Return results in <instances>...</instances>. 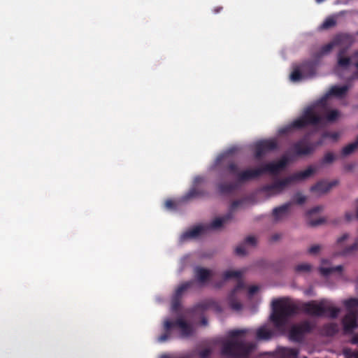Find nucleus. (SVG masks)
<instances>
[{
    "label": "nucleus",
    "mask_w": 358,
    "mask_h": 358,
    "mask_svg": "<svg viewBox=\"0 0 358 358\" xmlns=\"http://www.w3.org/2000/svg\"><path fill=\"white\" fill-rule=\"evenodd\" d=\"M293 148L295 153L299 156L310 155L315 150V145L306 143L305 139L300 140L294 143Z\"/></svg>",
    "instance_id": "2eb2a0df"
},
{
    "label": "nucleus",
    "mask_w": 358,
    "mask_h": 358,
    "mask_svg": "<svg viewBox=\"0 0 358 358\" xmlns=\"http://www.w3.org/2000/svg\"><path fill=\"white\" fill-rule=\"evenodd\" d=\"M339 331L338 324L334 322L324 324L321 328V333L326 336H333Z\"/></svg>",
    "instance_id": "4be33fe9"
},
{
    "label": "nucleus",
    "mask_w": 358,
    "mask_h": 358,
    "mask_svg": "<svg viewBox=\"0 0 358 358\" xmlns=\"http://www.w3.org/2000/svg\"><path fill=\"white\" fill-rule=\"evenodd\" d=\"M303 73L301 71V66L295 68L290 74V80L293 82H298L305 78Z\"/></svg>",
    "instance_id": "c85d7f7f"
},
{
    "label": "nucleus",
    "mask_w": 358,
    "mask_h": 358,
    "mask_svg": "<svg viewBox=\"0 0 358 358\" xmlns=\"http://www.w3.org/2000/svg\"><path fill=\"white\" fill-rule=\"evenodd\" d=\"M334 46H348L352 43V38L347 34H338L331 40Z\"/></svg>",
    "instance_id": "6ab92c4d"
},
{
    "label": "nucleus",
    "mask_w": 358,
    "mask_h": 358,
    "mask_svg": "<svg viewBox=\"0 0 358 358\" xmlns=\"http://www.w3.org/2000/svg\"><path fill=\"white\" fill-rule=\"evenodd\" d=\"M320 250V246L319 245H314L308 249V253L310 255H316Z\"/></svg>",
    "instance_id": "a18cd8bd"
},
{
    "label": "nucleus",
    "mask_w": 358,
    "mask_h": 358,
    "mask_svg": "<svg viewBox=\"0 0 358 358\" xmlns=\"http://www.w3.org/2000/svg\"><path fill=\"white\" fill-rule=\"evenodd\" d=\"M235 253L238 256H244L246 255L245 244L238 245L235 249Z\"/></svg>",
    "instance_id": "79ce46f5"
},
{
    "label": "nucleus",
    "mask_w": 358,
    "mask_h": 358,
    "mask_svg": "<svg viewBox=\"0 0 358 358\" xmlns=\"http://www.w3.org/2000/svg\"><path fill=\"white\" fill-rule=\"evenodd\" d=\"M352 344H358V333L355 334L350 340Z\"/></svg>",
    "instance_id": "5fc2aeb1"
},
{
    "label": "nucleus",
    "mask_w": 358,
    "mask_h": 358,
    "mask_svg": "<svg viewBox=\"0 0 358 358\" xmlns=\"http://www.w3.org/2000/svg\"><path fill=\"white\" fill-rule=\"evenodd\" d=\"M336 25V20L333 17L327 18L322 24V28L327 29Z\"/></svg>",
    "instance_id": "e433bc0d"
},
{
    "label": "nucleus",
    "mask_w": 358,
    "mask_h": 358,
    "mask_svg": "<svg viewBox=\"0 0 358 358\" xmlns=\"http://www.w3.org/2000/svg\"><path fill=\"white\" fill-rule=\"evenodd\" d=\"M301 69L306 78L312 77L315 74L316 64L313 61H305L301 65Z\"/></svg>",
    "instance_id": "aec40b11"
},
{
    "label": "nucleus",
    "mask_w": 358,
    "mask_h": 358,
    "mask_svg": "<svg viewBox=\"0 0 358 358\" xmlns=\"http://www.w3.org/2000/svg\"><path fill=\"white\" fill-rule=\"evenodd\" d=\"M329 136L333 138L334 139H336L338 137V134L336 133H334V134L324 133L323 134L324 138L329 137Z\"/></svg>",
    "instance_id": "603ef678"
},
{
    "label": "nucleus",
    "mask_w": 358,
    "mask_h": 358,
    "mask_svg": "<svg viewBox=\"0 0 358 358\" xmlns=\"http://www.w3.org/2000/svg\"><path fill=\"white\" fill-rule=\"evenodd\" d=\"M348 90V87L346 85H343L341 87L337 86V85H334L329 89V90L327 93L326 96H327V97L336 96V97L341 98L345 95Z\"/></svg>",
    "instance_id": "412c9836"
},
{
    "label": "nucleus",
    "mask_w": 358,
    "mask_h": 358,
    "mask_svg": "<svg viewBox=\"0 0 358 358\" xmlns=\"http://www.w3.org/2000/svg\"><path fill=\"white\" fill-rule=\"evenodd\" d=\"M344 355L347 358H358V351H354L351 349H345Z\"/></svg>",
    "instance_id": "a19ab883"
},
{
    "label": "nucleus",
    "mask_w": 358,
    "mask_h": 358,
    "mask_svg": "<svg viewBox=\"0 0 358 358\" xmlns=\"http://www.w3.org/2000/svg\"><path fill=\"white\" fill-rule=\"evenodd\" d=\"M258 289H259V288L256 285L250 286L248 289L249 295H250V296L254 295L258 291Z\"/></svg>",
    "instance_id": "09e8293b"
},
{
    "label": "nucleus",
    "mask_w": 358,
    "mask_h": 358,
    "mask_svg": "<svg viewBox=\"0 0 358 358\" xmlns=\"http://www.w3.org/2000/svg\"><path fill=\"white\" fill-rule=\"evenodd\" d=\"M322 206H315L313 208H311L310 210H309L307 213V214L308 215H313L314 213H317L318 212H320V210H322Z\"/></svg>",
    "instance_id": "de8ad7c7"
},
{
    "label": "nucleus",
    "mask_w": 358,
    "mask_h": 358,
    "mask_svg": "<svg viewBox=\"0 0 358 358\" xmlns=\"http://www.w3.org/2000/svg\"><path fill=\"white\" fill-rule=\"evenodd\" d=\"M357 34H358V31H357Z\"/></svg>",
    "instance_id": "680f3d73"
},
{
    "label": "nucleus",
    "mask_w": 358,
    "mask_h": 358,
    "mask_svg": "<svg viewBox=\"0 0 358 358\" xmlns=\"http://www.w3.org/2000/svg\"><path fill=\"white\" fill-rule=\"evenodd\" d=\"M335 159V156L332 152H327L322 159V164H330L332 163Z\"/></svg>",
    "instance_id": "4c0bfd02"
},
{
    "label": "nucleus",
    "mask_w": 358,
    "mask_h": 358,
    "mask_svg": "<svg viewBox=\"0 0 358 358\" xmlns=\"http://www.w3.org/2000/svg\"><path fill=\"white\" fill-rule=\"evenodd\" d=\"M244 244L250 245L252 246H255L257 244V239L255 236H249L245 238L244 241Z\"/></svg>",
    "instance_id": "c03bdc74"
},
{
    "label": "nucleus",
    "mask_w": 358,
    "mask_h": 358,
    "mask_svg": "<svg viewBox=\"0 0 358 358\" xmlns=\"http://www.w3.org/2000/svg\"><path fill=\"white\" fill-rule=\"evenodd\" d=\"M212 273L211 271L202 268L200 266H196L194 268V276L197 281L200 283L206 282L211 277Z\"/></svg>",
    "instance_id": "a211bd4d"
},
{
    "label": "nucleus",
    "mask_w": 358,
    "mask_h": 358,
    "mask_svg": "<svg viewBox=\"0 0 358 358\" xmlns=\"http://www.w3.org/2000/svg\"><path fill=\"white\" fill-rule=\"evenodd\" d=\"M319 271L323 276H328L334 272H341L343 271V266L341 265L329 268L321 266L320 267Z\"/></svg>",
    "instance_id": "bb28decb"
},
{
    "label": "nucleus",
    "mask_w": 358,
    "mask_h": 358,
    "mask_svg": "<svg viewBox=\"0 0 358 358\" xmlns=\"http://www.w3.org/2000/svg\"><path fill=\"white\" fill-rule=\"evenodd\" d=\"M299 353L297 349L282 348L278 352V358H298Z\"/></svg>",
    "instance_id": "b1692460"
},
{
    "label": "nucleus",
    "mask_w": 358,
    "mask_h": 358,
    "mask_svg": "<svg viewBox=\"0 0 358 358\" xmlns=\"http://www.w3.org/2000/svg\"><path fill=\"white\" fill-rule=\"evenodd\" d=\"M358 148V136L356 138L355 142L349 143L345 146L342 150V155L343 156H348L353 153Z\"/></svg>",
    "instance_id": "a878e982"
},
{
    "label": "nucleus",
    "mask_w": 358,
    "mask_h": 358,
    "mask_svg": "<svg viewBox=\"0 0 358 358\" xmlns=\"http://www.w3.org/2000/svg\"><path fill=\"white\" fill-rule=\"evenodd\" d=\"M349 237V235L348 234H344L343 235H342L340 238H338L337 240V243L338 244H341V243H343V241H345L346 239H348Z\"/></svg>",
    "instance_id": "3c124183"
},
{
    "label": "nucleus",
    "mask_w": 358,
    "mask_h": 358,
    "mask_svg": "<svg viewBox=\"0 0 358 358\" xmlns=\"http://www.w3.org/2000/svg\"><path fill=\"white\" fill-rule=\"evenodd\" d=\"M345 217H346V219H347L348 220H351V218H352V215H351V214H350V213H346V214H345Z\"/></svg>",
    "instance_id": "bf43d9fd"
},
{
    "label": "nucleus",
    "mask_w": 358,
    "mask_h": 358,
    "mask_svg": "<svg viewBox=\"0 0 358 358\" xmlns=\"http://www.w3.org/2000/svg\"><path fill=\"white\" fill-rule=\"evenodd\" d=\"M165 207L167 209H174L176 208L175 202L171 199H168L165 201Z\"/></svg>",
    "instance_id": "49530a36"
},
{
    "label": "nucleus",
    "mask_w": 358,
    "mask_h": 358,
    "mask_svg": "<svg viewBox=\"0 0 358 358\" xmlns=\"http://www.w3.org/2000/svg\"><path fill=\"white\" fill-rule=\"evenodd\" d=\"M335 46H334L332 41H331L329 43L322 46V48H320V52H319L320 56H322V55L328 54L329 52H331V50Z\"/></svg>",
    "instance_id": "72a5a7b5"
},
{
    "label": "nucleus",
    "mask_w": 358,
    "mask_h": 358,
    "mask_svg": "<svg viewBox=\"0 0 358 358\" xmlns=\"http://www.w3.org/2000/svg\"><path fill=\"white\" fill-rule=\"evenodd\" d=\"M254 148L255 158L260 159L267 152L277 149L278 142L275 139L261 140L255 143Z\"/></svg>",
    "instance_id": "9b49d317"
},
{
    "label": "nucleus",
    "mask_w": 358,
    "mask_h": 358,
    "mask_svg": "<svg viewBox=\"0 0 358 358\" xmlns=\"http://www.w3.org/2000/svg\"><path fill=\"white\" fill-rule=\"evenodd\" d=\"M324 0H316L317 3H322V1H324Z\"/></svg>",
    "instance_id": "052dcab7"
},
{
    "label": "nucleus",
    "mask_w": 358,
    "mask_h": 358,
    "mask_svg": "<svg viewBox=\"0 0 358 358\" xmlns=\"http://www.w3.org/2000/svg\"><path fill=\"white\" fill-rule=\"evenodd\" d=\"M355 251H358V240L355 243H354L352 245L345 248L343 252V255H346L352 253Z\"/></svg>",
    "instance_id": "c9c22d12"
},
{
    "label": "nucleus",
    "mask_w": 358,
    "mask_h": 358,
    "mask_svg": "<svg viewBox=\"0 0 358 358\" xmlns=\"http://www.w3.org/2000/svg\"><path fill=\"white\" fill-rule=\"evenodd\" d=\"M212 352H213L212 349L208 348H204V349H202L200 350L194 351V352H192L191 354H192L194 356V353H196L199 357V358H208L211 355Z\"/></svg>",
    "instance_id": "7c9ffc66"
},
{
    "label": "nucleus",
    "mask_w": 358,
    "mask_h": 358,
    "mask_svg": "<svg viewBox=\"0 0 358 358\" xmlns=\"http://www.w3.org/2000/svg\"><path fill=\"white\" fill-rule=\"evenodd\" d=\"M234 149L220 155L214 163V169L220 174H230L236 176L235 182H219L216 184L217 189L220 194H229L236 190L241 183L253 180L264 173H269L277 175L288 163V158L282 156L277 162H270L261 168L238 171V164L231 158Z\"/></svg>",
    "instance_id": "f257e3e1"
},
{
    "label": "nucleus",
    "mask_w": 358,
    "mask_h": 358,
    "mask_svg": "<svg viewBox=\"0 0 358 358\" xmlns=\"http://www.w3.org/2000/svg\"><path fill=\"white\" fill-rule=\"evenodd\" d=\"M201 324L202 326H207V324H208V320H207V318L206 317L203 316V317H201Z\"/></svg>",
    "instance_id": "6e6d98bb"
},
{
    "label": "nucleus",
    "mask_w": 358,
    "mask_h": 358,
    "mask_svg": "<svg viewBox=\"0 0 358 358\" xmlns=\"http://www.w3.org/2000/svg\"><path fill=\"white\" fill-rule=\"evenodd\" d=\"M347 51L346 48H341L337 54V66L338 68L346 69L352 63L354 62V65L357 69L356 74L358 76V51L355 52L352 57L345 56Z\"/></svg>",
    "instance_id": "9d476101"
},
{
    "label": "nucleus",
    "mask_w": 358,
    "mask_h": 358,
    "mask_svg": "<svg viewBox=\"0 0 358 358\" xmlns=\"http://www.w3.org/2000/svg\"><path fill=\"white\" fill-rule=\"evenodd\" d=\"M180 297H176L175 296H173V299L172 300V305H171L173 311L176 312L179 310L180 306Z\"/></svg>",
    "instance_id": "ea45409f"
},
{
    "label": "nucleus",
    "mask_w": 358,
    "mask_h": 358,
    "mask_svg": "<svg viewBox=\"0 0 358 358\" xmlns=\"http://www.w3.org/2000/svg\"><path fill=\"white\" fill-rule=\"evenodd\" d=\"M338 184V181L337 180H333L330 182H328L326 180H320L310 187V191L319 194H325Z\"/></svg>",
    "instance_id": "4468645a"
},
{
    "label": "nucleus",
    "mask_w": 358,
    "mask_h": 358,
    "mask_svg": "<svg viewBox=\"0 0 358 358\" xmlns=\"http://www.w3.org/2000/svg\"><path fill=\"white\" fill-rule=\"evenodd\" d=\"M315 171L316 169L310 166L304 171L296 172L283 179L275 180L273 183L263 186L262 190L270 196L279 194L292 183L304 180Z\"/></svg>",
    "instance_id": "7ed1b4c3"
},
{
    "label": "nucleus",
    "mask_w": 358,
    "mask_h": 358,
    "mask_svg": "<svg viewBox=\"0 0 358 358\" xmlns=\"http://www.w3.org/2000/svg\"><path fill=\"white\" fill-rule=\"evenodd\" d=\"M313 328V325L308 321L302 322L291 328L289 338L294 341H301L305 334L310 332Z\"/></svg>",
    "instance_id": "f8f14e48"
},
{
    "label": "nucleus",
    "mask_w": 358,
    "mask_h": 358,
    "mask_svg": "<svg viewBox=\"0 0 358 358\" xmlns=\"http://www.w3.org/2000/svg\"><path fill=\"white\" fill-rule=\"evenodd\" d=\"M243 202V200H235L234 201L229 208V212L225 215L217 217L211 222L210 224H206V230L209 229H217L222 227L224 224L228 223L233 219V211L235 210Z\"/></svg>",
    "instance_id": "1a4fd4ad"
},
{
    "label": "nucleus",
    "mask_w": 358,
    "mask_h": 358,
    "mask_svg": "<svg viewBox=\"0 0 358 358\" xmlns=\"http://www.w3.org/2000/svg\"><path fill=\"white\" fill-rule=\"evenodd\" d=\"M344 334H352L358 327L357 316L354 310L348 311L342 320Z\"/></svg>",
    "instance_id": "ddd939ff"
},
{
    "label": "nucleus",
    "mask_w": 358,
    "mask_h": 358,
    "mask_svg": "<svg viewBox=\"0 0 358 358\" xmlns=\"http://www.w3.org/2000/svg\"><path fill=\"white\" fill-rule=\"evenodd\" d=\"M178 328L180 331V336L187 338L191 336L194 333L193 326L185 320L182 317H178L172 321L166 319L163 323L164 333L157 338L159 343H164L172 338L173 329Z\"/></svg>",
    "instance_id": "39448f33"
},
{
    "label": "nucleus",
    "mask_w": 358,
    "mask_h": 358,
    "mask_svg": "<svg viewBox=\"0 0 358 358\" xmlns=\"http://www.w3.org/2000/svg\"><path fill=\"white\" fill-rule=\"evenodd\" d=\"M273 335V331L265 326L259 327L256 332V338L259 341H268Z\"/></svg>",
    "instance_id": "393cba45"
},
{
    "label": "nucleus",
    "mask_w": 358,
    "mask_h": 358,
    "mask_svg": "<svg viewBox=\"0 0 358 358\" xmlns=\"http://www.w3.org/2000/svg\"><path fill=\"white\" fill-rule=\"evenodd\" d=\"M213 308L217 312H222V308L215 301L213 300H206L200 303H198L191 311L192 313L196 312L197 310H206L208 309Z\"/></svg>",
    "instance_id": "f3484780"
},
{
    "label": "nucleus",
    "mask_w": 358,
    "mask_h": 358,
    "mask_svg": "<svg viewBox=\"0 0 358 358\" xmlns=\"http://www.w3.org/2000/svg\"><path fill=\"white\" fill-rule=\"evenodd\" d=\"M344 304L349 311L352 310L353 308L358 307V299L352 298L345 300Z\"/></svg>",
    "instance_id": "473e14b6"
},
{
    "label": "nucleus",
    "mask_w": 358,
    "mask_h": 358,
    "mask_svg": "<svg viewBox=\"0 0 358 358\" xmlns=\"http://www.w3.org/2000/svg\"><path fill=\"white\" fill-rule=\"evenodd\" d=\"M291 206V203H285L279 207L275 208L273 210V215L276 221L281 220L285 217Z\"/></svg>",
    "instance_id": "5701e85b"
},
{
    "label": "nucleus",
    "mask_w": 358,
    "mask_h": 358,
    "mask_svg": "<svg viewBox=\"0 0 358 358\" xmlns=\"http://www.w3.org/2000/svg\"><path fill=\"white\" fill-rule=\"evenodd\" d=\"M194 282L193 281H187L181 284L178 287L175 292L174 296L176 297H180L182 296V294L187 291L189 288H190Z\"/></svg>",
    "instance_id": "cd10ccee"
},
{
    "label": "nucleus",
    "mask_w": 358,
    "mask_h": 358,
    "mask_svg": "<svg viewBox=\"0 0 358 358\" xmlns=\"http://www.w3.org/2000/svg\"><path fill=\"white\" fill-rule=\"evenodd\" d=\"M339 116V112L337 110H332L327 113L326 119L329 122H334L338 119Z\"/></svg>",
    "instance_id": "f704fd0d"
},
{
    "label": "nucleus",
    "mask_w": 358,
    "mask_h": 358,
    "mask_svg": "<svg viewBox=\"0 0 358 358\" xmlns=\"http://www.w3.org/2000/svg\"><path fill=\"white\" fill-rule=\"evenodd\" d=\"M325 222L324 218L320 217L316 220H310L308 224L310 227H316Z\"/></svg>",
    "instance_id": "37998d69"
},
{
    "label": "nucleus",
    "mask_w": 358,
    "mask_h": 358,
    "mask_svg": "<svg viewBox=\"0 0 358 358\" xmlns=\"http://www.w3.org/2000/svg\"><path fill=\"white\" fill-rule=\"evenodd\" d=\"M294 200L296 203L301 205L306 201V197L302 195L300 192H297L294 196Z\"/></svg>",
    "instance_id": "58836bf2"
},
{
    "label": "nucleus",
    "mask_w": 358,
    "mask_h": 358,
    "mask_svg": "<svg viewBox=\"0 0 358 358\" xmlns=\"http://www.w3.org/2000/svg\"><path fill=\"white\" fill-rule=\"evenodd\" d=\"M281 238V235L279 234H275L271 236V241H278L280 238Z\"/></svg>",
    "instance_id": "864d4df0"
},
{
    "label": "nucleus",
    "mask_w": 358,
    "mask_h": 358,
    "mask_svg": "<svg viewBox=\"0 0 358 358\" xmlns=\"http://www.w3.org/2000/svg\"><path fill=\"white\" fill-rule=\"evenodd\" d=\"M355 164L353 163L347 164L345 165L344 169L347 171H351L354 169Z\"/></svg>",
    "instance_id": "8fccbe9b"
},
{
    "label": "nucleus",
    "mask_w": 358,
    "mask_h": 358,
    "mask_svg": "<svg viewBox=\"0 0 358 358\" xmlns=\"http://www.w3.org/2000/svg\"><path fill=\"white\" fill-rule=\"evenodd\" d=\"M301 308L306 314L316 317H322L328 313L329 317L334 319L340 313V308L333 307L330 302L325 299L320 300L319 302L310 301L304 303Z\"/></svg>",
    "instance_id": "0eeeda50"
},
{
    "label": "nucleus",
    "mask_w": 358,
    "mask_h": 358,
    "mask_svg": "<svg viewBox=\"0 0 358 358\" xmlns=\"http://www.w3.org/2000/svg\"><path fill=\"white\" fill-rule=\"evenodd\" d=\"M322 122V117L315 113L310 107L304 110L303 114L299 118L294 120L289 124L278 129L279 135H286L294 129H301L308 125H317Z\"/></svg>",
    "instance_id": "423d86ee"
},
{
    "label": "nucleus",
    "mask_w": 358,
    "mask_h": 358,
    "mask_svg": "<svg viewBox=\"0 0 358 358\" xmlns=\"http://www.w3.org/2000/svg\"><path fill=\"white\" fill-rule=\"evenodd\" d=\"M204 195V192L199 190L198 189L194 187L191 189L187 194L185 196V199H190L194 197L201 196Z\"/></svg>",
    "instance_id": "2f4dec72"
},
{
    "label": "nucleus",
    "mask_w": 358,
    "mask_h": 358,
    "mask_svg": "<svg viewBox=\"0 0 358 358\" xmlns=\"http://www.w3.org/2000/svg\"><path fill=\"white\" fill-rule=\"evenodd\" d=\"M223 9L222 6H217V7H215L214 9H213V13H220L222 10Z\"/></svg>",
    "instance_id": "4d7b16f0"
},
{
    "label": "nucleus",
    "mask_w": 358,
    "mask_h": 358,
    "mask_svg": "<svg viewBox=\"0 0 358 358\" xmlns=\"http://www.w3.org/2000/svg\"><path fill=\"white\" fill-rule=\"evenodd\" d=\"M206 231L205 225H197L184 232L181 235L180 239L182 241H185L187 239L195 238Z\"/></svg>",
    "instance_id": "dca6fc26"
},
{
    "label": "nucleus",
    "mask_w": 358,
    "mask_h": 358,
    "mask_svg": "<svg viewBox=\"0 0 358 358\" xmlns=\"http://www.w3.org/2000/svg\"><path fill=\"white\" fill-rule=\"evenodd\" d=\"M245 329H235L229 332V338L222 343L220 353L229 358H248L256 345L252 342H246L238 337L246 333Z\"/></svg>",
    "instance_id": "f03ea898"
},
{
    "label": "nucleus",
    "mask_w": 358,
    "mask_h": 358,
    "mask_svg": "<svg viewBox=\"0 0 358 358\" xmlns=\"http://www.w3.org/2000/svg\"><path fill=\"white\" fill-rule=\"evenodd\" d=\"M312 269V265L308 263H303L298 264L295 266V271L296 273H308Z\"/></svg>",
    "instance_id": "c756f323"
},
{
    "label": "nucleus",
    "mask_w": 358,
    "mask_h": 358,
    "mask_svg": "<svg viewBox=\"0 0 358 358\" xmlns=\"http://www.w3.org/2000/svg\"><path fill=\"white\" fill-rule=\"evenodd\" d=\"M271 320L277 328L284 327L289 317L297 313V307L292 303L282 299L273 301Z\"/></svg>",
    "instance_id": "20e7f679"
},
{
    "label": "nucleus",
    "mask_w": 358,
    "mask_h": 358,
    "mask_svg": "<svg viewBox=\"0 0 358 358\" xmlns=\"http://www.w3.org/2000/svg\"><path fill=\"white\" fill-rule=\"evenodd\" d=\"M242 273L239 271H226L223 273V278L227 280L230 278H237L238 281L229 295L228 300L229 304L231 309L235 310H240L242 308V304L236 298V294L245 288V285L241 279Z\"/></svg>",
    "instance_id": "6e6552de"
},
{
    "label": "nucleus",
    "mask_w": 358,
    "mask_h": 358,
    "mask_svg": "<svg viewBox=\"0 0 358 358\" xmlns=\"http://www.w3.org/2000/svg\"><path fill=\"white\" fill-rule=\"evenodd\" d=\"M356 217L358 219V199L356 201Z\"/></svg>",
    "instance_id": "13d9d810"
}]
</instances>
